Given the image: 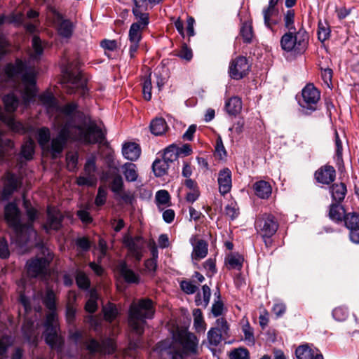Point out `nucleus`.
<instances>
[{"label":"nucleus","instance_id":"a878e982","mask_svg":"<svg viewBox=\"0 0 359 359\" xmlns=\"http://www.w3.org/2000/svg\"><path fill=\"white\" fill-rule=\"evenodd\" d=\"M345 215V210L342 206L337 203L330 205L329 211L330 219L338 223L344 220Z\"/></svg>","mask_w":359,"mask_h":359},{"label":"nucleus","instance_id":"423d86ee","mask_svg":"<svg viewBox=\"0 0 359 359\" xmlns=\"http://www.w3.org/2000/svg\"><path fill=\"white\" fill-rule=\"evenodd\" d=\"M308 42V33L305 29H299L294 34L288 32L283 34L280 39V46L286 52L302 54L306 50Z\"/></svg>","mask_w":359,"mask_h":359},{"label":"nucleus","instance_id":"f8f14e48","mask_svg":"<svg viewBox=\"0 0 359 359\" xmlns=\"http://www.w3.org/2000/svg\"><path fill=\"white\" fill-rule=\"evenodd\" d=\"M315 179L323 184H330L336 177L334 168L330 165H325L318 168L315 172Z\"/></svg>","mask_w":359,"mask_h":359},{"label":"nucleus","instance_id":"864d4df0","mask_svg":"<svg viewBox=\"0 0 359 359\" xmlns=\"http://www.w3.org/2000/svg\"><path fill=\"white\" fill-rule=\"evenodd\" d=\"M176 55L187 62H189L193 57L192 50L185 44L182 46Z\"/></svg>","mask_w":359,"mask_h":359},{"label":"nucleus","instance_id":"9d476101","mask_svg":"<svg viewBox=\"0 0 359 359\" xmlns=\"http://www.w3.org/2000/svg\"><path fill=\"white\" fill-rule=\"evenodd\" d=\"M123 243L133 257L138 261L141 259L142 249L144 246V241L141 236L133 238L127 233L123 238Z\"/></svg>","mask_w":359,"mask_h":359},{"label":"nucleus","instance_id":"dca6fc26","mask_svg":"<svg viewBox=\"0 0 359 359\" xmlns=\"http://www.w3.org/2000/svg\"><path fill=\"white\" fill-rule=\"evenodd\" d=\"M190 242L193 245V252L191 257L195 260H200L206 257L208 254V244L202 239L191 238Z\"/></svg>","mask_w":359,"mask_h":359},{"label":"nucleus","instance_id":"7ed1b4c3","mask_svg":"<svg viewBox=\"0 0 359 359\" xmlns=\"http://www.w3.org/2000/svg\"><path fill=\"white\" fill-rule=\"evenodd\" d=\"M43 302L47 309L51 311L47 316L45 323V340L52 348H60L63 341L57 334V316L55 312L56 309L55 294L52 290H47Z\"/></svg>","mask_w":359,"mask_h":359},{"label":"nucleus","instance_id":"774afa93","mask_svg":"<svg viewBox=\"0 0 359 359\" xmlns=\"http://www.w3.org/2000/svg\"><path fill=\"white\" fill-rule=\"evenodd\" d=\"M214 329H217L222 334H227L229 330L227 322L224 318H218L216 321V327H214Z\"/></svg>","mask_w":359,"mask_h":359},{"label":"nucleus","instance_id":"c9c22d12","mask_svg":"<svg viewBox=\"0 0 359 359\" xmlns=\"http://www.w3.org/2000/svg\"><path fill=\"white\" fill-rule=\"evenodd\" d=\"M297 359H313L314 357L313 351L307 345L299 346L295 351Z\"/></svg>","mask_w":359,"mask_h":359},{"label":"nucleus","instance_id":"a211bd4d","mask_svg":"<svg viewBox=\"0 0 359 359\" xmlns=\"http://www.w3.org/2000/svg\"><path fill=\"white\" fill-rule=\"evenodd\" d=\"M48 262L49 261L47 259L43 257L27 262V273L29 276L36 277L43 273Z\"/></svg>","mask_w":359,"mask_h":359},{"label":"nucleus","instance_id":"0eeeda50","mask_svg":"<svg viewBox=\"0 0 359 359\" xmlns=\"http://www.w3.org/2000/svg\"><path fill=\"white\" fill-rule=\"evenodd\" d=\"M255 228L257 233L268 245V241H270L269 238L276 233L278 229V223L273 215L265 213L257 218Z\"/></svg>","mask_w":359,"mask_h":359},{"label":"nucleus","instance_id":"2eb2a0df","mask_svg":"<svg viewBox=\"0 0 359 359\" xmlns=\"http://www.w3.org/2000/svg\"><path fill=\"white\" fill-rule=\"evenodd\" d=\"M219 191L221 194L229 193L231 189V172L229 168H224L218 173Z\"/></svg>","mask_w":359,"mask_h":359},{"label":"nucleus","instance_id":"72a5a7b5","mask_svg":"<svg viewBox=\"0 0 359 359\" xmlns=\"http://www.w3.org/2000/svg\"><path fill=\"white\" fill-rule=\"evenodd\" d=\"M344 221L345 226L350 231L359 229V215L348 213L345 215Z\"/></svg>","mask_w":359,"mask_h":359},{"label":"nucleus","instance_id":"e433bc0d","mask_svg":"<svg viewBox=\"0 0 359 359\" xmlns=\"http://www.w3.org/2000/svg\"><path fill=\"white\" fill-rule=\"evenodd\" d=\"M241 35L245 42H251L254 34L252 23L250 22H245L241 28Z\"/></svg>","mask_w":359,"mask_h":359},{"label":"nucleus","instance_id":"09e8293b","mask_svg":"<svg viewBox=\"0 0 359 359\" xmlns=\"http://www.w3.org/2000/svg\"><path fill=\"white\" fill-rule=\"evenodd\" d=\"M222 333H219L217 329L211 328L208 332V339L209 343L213 346H217L222 341Z\"/></svg>","mask_w":359,"mask_h":359},{"label":"nucleus","instance_id":"ddd939ff","mask_svg":"<svg viewBox=\"0 0 359 359\" xmlns=\"http://www.w3.org/2000/svg\"><path fill=\"white\" fill-rule=\"evenodd\" d=\"M303 101L308 108L314 109L313 104H316L320 100V92L313 84L306 85L302 92Z\"/></svg>","mask_w":359,"mask_h":359},{"label":"nucleus","instance_id":"1a4fd4ad","mask_svg":"<svg viewBox=\"0 0 359 359\" xmlns=\"http://www.w3.org/2000/svg\"><path fill=\"white\" fill-rule=\"evenodd\" d=\"M175 338L182 345L184 353H198V340L193 333L182 330L177 332Z\"/></svg>","mask_w":359,"mask_h":359},{"label":"nucleus","instance_id":"603ef678","mask_svg":"<svg viewBox=\"0 0 359 359\" xmlns=\"http://www.w3.org/2000/svg\"><path fill=\"white\" fill-rule=\"evenodd\" d=\"M32 48L34 53L32 54V57L36 58L38 56L43 53V46L41 41L37 36H34L32 39Z\"/></svg>","mask_w":359,"mask_h":359},{"label":"nucleus","instance_id":"69168bd1","mask_svg":"<svg viewBox=\"0 0 359 359\" xmlns=\"http://www.w3.org/2000/svg\"><path fill=\"white\" fill-rule=\"evenodd\" d=\"M225 214L230 217L231 219H234L238 215V210L236 205L231 203L225 207Z\"/></svg>","mask_w":359,"mask_h":359},{"label":"nucleus","instance_id":"f03ea898","mask_svg":"<svg viewBox=\"0 0 359 359\" xmlns=\"http://www.w3.org/2000/svg\"><path fill=\"white\" fill-rule=\"evenodd\" d=\"M24 70V63L18 60L14 65L8 64L6 66L4 76L8 80L15 81L19 74H22V83L17 87V90L21 93L23 102L27 105L35 96L36 81L35 74L32 69H29L23 73Z\"/></svg>","mask_w":359,"mask_h":359},{"label":"nucleus","instance_id":"de8ad7c7","mask_svg":"<svg viewBox=\"0 0 359 359\" xmlns=\"http://www.w3.org/2000/svg\"><path fill=\"white\" fill-rule=\"evenodd\" d=\"M330 34V30L326 22H319L318 36L320 41H324L327 39Z\"/></svg>","mask_w":359,"mask_h":359},{"label":"nucleus","instance_id":"c03bdc74","mask_svg":"<svg viewBox=\"0 0 359 359\" xmlns=\"http://www.w3.org/2000/svg\"><path fill=\"white\" fill-rule=\"evenodd\" d=\"M284 25L286 29H288L289 32H296V29L294 27V12L293 10H288L284 14Z\"/></svg>","mask_w":359,"mask_h":359},{"label":"nucleus","instance_id":"412c9836","mask_svg":"<svg viewBox=\"0 0 359 359\" xmlns=\"http://www.w3.org/2000/svg\"><path fill=\"white\" fill-rule=\"evenodd\" d=\"M20 185V182L15 175L7 173L3 191L4 197L7 198Z\"/></svg>","mask_w":359,"mask_h":359},{"label":"nucleus","instance_id":"a18cd8bd","mask_svg":"<svg viewBox=\"0 0 359 359\" xmlns=\"http://www.w3.org/2000/svg\"><path fill=\"white\" fill-rule=\"evenodd\" d=\"M97 294L95 290L90 291V299L86 304L85 309L87 312L93 313H95L97 309Z\"/></svg>","mask_w":359,"mask_h":359},{"label":"nucleus","instance_id":"6ab92c4d","mask_svg":"<svg viewBox=\"0 0 359 359\" xmlns=\"http://www.w3.org/2000/svg\"><path fill=\"white\" fill-rule=\"evenodd\" d=\"M53 13L57 21H60L58 25V32L60 36L65 38H69L73 32V25L69 20H62V16L55 10H53Z\"/></svg>","mask_w":359,"mask_h":359},{"label":"nucleus","instance_id":"5701e85b","mask_svg":"<svg viewBox=\"0 0 359 359\" xmlns=\"http://www.w3.org/2000/svg\"><path fill=\"white\" fill-rule=\"evenodd\" d=\"M242 109V101L238 96H233L225 102V110L231 116H236Z\"/></svg>","mask_w":359,"mask_h":359},{"label":"nucleus","instance_id":"c756f323","mask_svg":"<svg viewBox=\"0 0 359 359\" xmlns=\"http://www.w3.org/2000/svg\"><path fill=\"white\" fill-rule=\"evenodd\" d=\"M168 128L165 121L162 118L153 120L150 124L151 132L155 135H161Z\"/></svg>","mask_w":359,"mask_h":359},{"label":"nucleus","instance_id":"0e129e2a","mask_svg":"<svg viewBox=\"0 0 359 359\" xmlns=\"http://www.w3.org/2000/svg\"><path fill=\"white\" fill-rule=\"evenodd\" d=\"M347 314V310L343 307L335 308L332 311L333 317L338 321L344 320Z\"/></svg>","mask_w":359,"mask_h":359},{"label":"nucleus","instance_id":"338daca9","mask_svg":"<svg viewBox=\"0 0 359 359\" xmlns=\"http://www.w3.org/2000/svg\"><path fill=\"white\" fill-rule=\"evenodd\" d=\"M76 312V309L74 305L70 304H67L66 319L68 323L71 324L74 322Z\"/></svg>","mask_w":359,"mask_h":359},{"label":"nucleus","instance_id":"aec40b11","mask_svg":"<svg viewBox=\"0 0 359 359\" xmlns=\"http://www.w3.org/2000/svg\"><path fill=\"white\" fill-rule=\"evenodd\" d=\"M122 154L126 159L134 161L139 158L141 149L140 146L136 143H126L123 146Z\"/></svg>","mask_w":359,"mask_h":359},{"label":"nucleus","instance_id":"6e6552de","mask_svg":"<svg viewBox=\"0 0 359 359\" xmlns=\"http://www.w3.org/2000/svg\"><path fill=\"white\" fill-rule=\"evenodd\" d=\"M250 65L245 57L238 56L232 60L229 67V74L233 79H241L250 72Z\"/></svg>","mask_w":359,"mask_h":359},{"label":"nucleus","instance_id":"f3484780","mask_svg":"<svg viewBox=\"0 0 359 359\" xmlns=\"http://www.w3.org/2000/svg\"><path fill=\"white\" fill-rule=\"evenodd\" d=\"M62 215L60 211L55 208H48V219L44 228L47 231L50 229L57 230L61 226Z\"/></svg>","mask_w":359,"mask_h":359},{"label":"nucleus","instance_id":"49530a36","mask_svg":"<svg viewBox=\"0 0 359 359\" xmlns=\"http://www.w3.org/2000/svg\"><path fill=\"white\" fill-rule=\"evenodd\" d=\"M97 177L95 175H85L79 176L76 179V183L79 186L93 187L96 184Z\"/></svg>","mask_w":359,"mask_h":359},{"label":"nucleus","instance_id":"a19ab883","mask_svg":"<svg viewBox=\"0 0 359 359\" xmlns=\"http://www.w3.org/2000/svg\"><path fill=\"white\" fill-rule=\"evenodd\" d=\"M103 313L104 319L109 322L114 320L118 313L117 308L112 304L104 306Z\"/></svg>","mask_w":359,"mask_h":359},{"label":"nucleus","instance_id":"473e14b6","mask_svg":"<svg viewBox=\"0 0 359 359\" xmlns=\"http://www.w3.org/2000/svg\"><path fill=\"white\" fill-rule=\"evenodd\" d=\"M153 171L156 177L163 176L168 168L169 163L162 159H157L153 163Z\"/></svg>","mask_w":359,"mask_h":359},{"label":"nucleus","instance_id":"b1692460","mask_svg":"<svg viewBox=\"0 0 359 359\" xmlns=\"http://www.w3.org/2000/svg\"><path fill=\"white\" fill-rule=\"evenodd\" d=\"M118 271L125 280L129 283H138L139 276L133 271L130 269L126 263L121 262L118 266Z\"/></svg>","mask_w":359,"mask_h":359},{"label":"nucleus","instance_id":"680f3d73","mask_svg":"<svg viewBox=\"0 0 359 359\" xmlns=\"http://www.w3.org/2000/svg\"><path fill=\"white\" fill-rule=\"evenodd\" d=\"M215 154L220 158L223 159L226 156V151L223 144L222 138L219 137L216 142Z\"/></svg>","mask_w":359,"mask_h":359},{"label":"nucleus","instance_id":"4d7b16f0","mask_svg":"<svg viewBox=\"0 0 359 359\" xmlns=\"http://www.w3.org/2000/svg\"><path fill=\"white\" fill-rule=\"evenodd\" d=\"M67 166L70 171H74L77 165L78 156L75 153H68L67 154Z\"/></svg>","mask_w":359,"mask_h":359},{"label":"nucleus","instance_id":"8fccbe9b","mask_svg":"<svg viewBox=\"0 0 359 359\" xmlns=\"http://www.w3.org/2000/svg\"><path fill=\"white\" fill-rule=\"evenodd\" d=\"M77 285L81 289H88L90 286V280L87 276L82 271H78L76 276Z\"/></svg>","mask_w":359,"mask_h":359},{"label":"nucleus","instance_id":"39448f33","mask_svg":"<svg viewBox=\"0 0 359 359\" xmlns=\"http://www.w3.org/2000/svg\"><path fill=\"white\" fill-rule=\"evenodd\" d=\"M5 217L8 224L13 228L17 236V242L19 245L26 244L27 241L25 240L27 234L29 237L36 238V232L33 229L32 225H22L20 219V212L14 203H9L5 208Z\"/></svg>","mask_w":359,"mask_h":359},{"label":"nucleus","instance_id":"20e7f679","mask_svg":"<svg viewBox=\"0 0 359 359\" xmlns=\"http://www.w3.org/2000/svg\"><path fill=\"white\" fill-rule=\"evenodd\" d=\"M153 302L150 299H142L137 303L133 302L128 313V325L136 334L144 332L146 318H151L154 315Z\"/></svg>","mask_w":359,"mask_h":359},{"label":"nucleus","instance_id":"5fc2aeb1","mask_svg":"<svg viewBox=\"0 0 359 359\" xmlns=\"http://www.w3.org/2000/svg\"><path fill=\"white\" fill-rule=\"evenodd\" d=\"M151 74H149V77L147 78L143 83L142 86V93L144 98L146 100H150L151 99V81L150 78Z\"/></svg>","mask_w":359,"mask_h":359},{"label":"nucleus","instance_id":"c85d7f7f","mask_svg":"<svg viewBox=\"0 0 359 359\" xmlns=\"http://www.w3.org/2000/svg\"><path fill=\"white\" fill-rule=\"evenodd\" d=\"M3 102L5 110L7 113L14 112L19 104V100L13 93H9L4 97Z\"/></svg>","mask_w":359,"mask_h":359},{"label":"nucleus","instance_id":"6e6d98bb","mask_svg":"<svg viewBox=\"0 0 359 359\" xmlns=\"http://www.w3.org/2000/svg\"><path fill=\"white\" fill-rule=\"evenodd\" d=\"M157 252L156 251H153V257L147 259L145 263V269L149 273H154L156 267H157Z\"/></svg>","mask_w":359,"mask_h":359},{"label":"nucleus","instance_id":"f704fd0d","mask_svg":"<svg viewBox=\"0 0 359 359\" xmlns=\"http://www.w3.org/2000/svg\"><path fill=\"white\" fill-rule=\"evenodd\" d=\"M194 326L198 332H204L205 330V323L201 309H196L193 311Z\"/></svg>","mask_w":359,"mask_h":359},{"label":"nucleus","instance_id":"7c9ffc66","mask_svg":"<svg viewBox=\"0 0 359 359\" xmlns=\"http://www.w3.org/2000/svg\"><path fill=\"white\" fill-rule=\"evenodd\" d=\"M262 13L264 25L267 27L271 28L273 25H276L277 23L276 20L273 19V17L278 14V10L276 8L268 6L263 9Z\"/></svg>","mask_w":359,"mask_h":359},{"label":"nucleus","instance_id":"79ce46f5","mask_svg":"<svg viewBox=\"0 0 359 359\" xmlns=\"http://www.w3.org/2000/svg\"><path fill=\"white\" fill-rule=\"evenodd\" d=\"M123 180L120 175H116L111 182L110 189L115 194H121L123 190Z\"/></svg>","mask_w":359,"mask_h":359},{"label":"nucleus","instance_id":"ea45409f","mask_svg":"<svg viewBox=\"0 0 359 359\" xmlns=\"http://www.w3.org/2000/svg\"><path fill=\"white\" fill-rule=\"evenodd\" d=\"M143 29L140 28L137 24H132L129 29V41L130 42L140 43L142 38V32Z\"/></svg>","mask_w":359,"mask_h":359},{"label":"nucleus","instance_id":"e2e57ef3","mask_svg":"<svg viewBox=\"0 0 359 359\" xmlns=\"http://www.w3.org/2000/svg\"><path fill=\"white\" fill-rule=\"evenodd\" d=\"M100 46L105 50L114 51L118 48V43L116 40L104 39L100 42Z\"/></svg>","mask_w":359,"mask_h":359},{"label":"nucleus","instance_id":"f257e3e1","mask_svg":"<svg viewBox=\"0 0 359 359\" xmlns=\"http://www.w3.org/2000/svg\"><path fill=\"white\" fill-rule=\"evenodd\" d=\"M39 100L48 113L55 116L54 127L57 135L52 139L50 146L49 129L42 128L38 131L40 146L43 149L50 151L53 158L62 153L69 140H79L86 144H95L104 140V134L102 129L79 111L76 103H68L60 107L50 93H43Z\"/></svg>","mask_w":359,"mask_h":359},{"label":"nucleus","instance_id":"bb28decb","mask_svg":"<svg viewBox=\"0 0 359 359\" xmlns=\"http://www.w3.org/2000/svg\"><path fill=\"white\" fill-rule=\"evenodd\" d=\"M122 172L126 181L133 182H135L138 177L137 167L132 163H126L122 166Z\"/></svg>","mask_w":359,"mask_h":359},{"label":"nucleus","instance_id":"37998d69","mask_svg":"<svg viewBox=\"0 0 359 359\" xmlns=\"http://www.w3.org/2000/svg\"><path fill=\"white\" fill-rule=\"evenodd\" d=\"M34 151V142L32 140H27L22 146L21 154L26 159L32 158Z\"/></svg>","mask_w":359,"mask_h":359},{"label":"nucleus","instance_id":"4be33fe9","mask_svg":"<svg viewBox=\"0 0 359 359\" xmlns=\"http://www.w3.org/2000/svg\"><path fill=\"white\" fill-rule=\"evenodd\" d=\"M253 189L256 196L262 199L268 198L272 192L270 184L264 180L256 182L253 184Z\"/></svg>","mask_w":359,"mask_h":359},{"label":"nucleus","instance_id":"393cba45","mask_svg":"<svg viewBox=\"0 0 359 359\" xmlns=\"http://www.w3.org/2000/svg\"><path fill=\"white\" fill-rule=\"evenodd\" d=\"M346 191V186L343 182L334 184L330 187L332 198L337 203H340L344 199Z\"/></svg>","mask_w":359,"mask_h":359},{"label":"nucleus","instance_id":"3c124183","mask_svg":"<svg viewBox=\"0 0 359 359\" xmlns=\"http://www.w3.org/2000/svg\"><path fill=\"white\" fill-rule=\"evenodd\" d=\"M96 164L95 158L92 156L87 159L84 165V174L88 175H95Z\"/></svg>","mask_w":359,"mask_h":359},{"label":"nucleus","instance_id":"2f4dec72","mask_svg":"<svg viewBox=\"0 0 359 359\" xmlns=\"http://www.w3.org/2000/svg\"><path fill=\"white\" fill-rule=\"evenodd\" d=\"M226 262L229 269H241L243 262V257L238 253H231L226 259Z\"/></svg>","mask_w":359,"mask_h":359},{"label":"nucleus","instance_id":"58836bf2","mask_svg":"<svg viewBox=\"0 0 359 359\" xmlns=\"http://www.w3.org/2000/svg\"><path fill=\"white\" fill-rule=\"evenodd\" d=\"M178 156V148L175 145H170L165 149L163 159L170 163L177 160Z\"/></svg>","mask_w":359,"mask_h":359},{"label":"nucleus","instance_id":"052dcab7","mask_svg":"<svg viewBox=\"0 0 359 359\" xmlns=\"http://www.w3.org/2000/svg\"><path fill=\"white\" fill-rule=\"evenodd\" d=\"M156 200L158 204H167L170 200L168 192L165 190H160L157 191L156 194Z\"/></svg>","mask_w":359,"mask_h":359},{"label":"nucleus","instance_id":"cd10ccee","mask_svg":"<svg viewBox=\"0 0 359 359\" xmlns=\"http://www.w3.org/2000/svg\"><path fill=\"white\" fill-rule=\"evenodd\" d=\"M0 120L6 123L9 128L15 132H22L24 130V127L20 122H16L11 115H5L1 108L0 107Z\"/></svg>","mask_w":359,"mask_h":359},{"label":"nucleus","instance_id":"4468645a","mask_svg":"<svg viewBox=\"0 0 359 359\" xmlns=\"http://www.w3.org/2000/svg\"><path fill=\"white\" fill-rule=\"evenodd\" d=\"M67 81L63 86L64 89L67 93L72 94L80 88H83L84 84L81 81V76L79 74H74L67 70Z\"/></svg>","mask_w":359,"mask_h":359},{"label":"nucleus","instance_id":"bf43d9fd","mask_svg":"<svg viewBox=\"0 0 359 359\" xmlns=\"http://www.w3.org/2000/svg\"><path fill=\"white\" fill-rule=\"evenodd\" d=\"M243 332L244 333L245 340L248 341V344L253 345L255 343V337L252 329L248 323L243 327Z\"/></svg>","mask_w":359,"mask_h":359},{"label":"nucleus","instance_id":"4c0bfd02","mask_svg":"<svg viewBox=\"0 0 359 359\" xmlns=\"http://www.w3.org/2000/svg\"><path fill=\"white\" fill-rule=\"evenodd\" d=\"M133 13L137 20V22L133 24H137L140 28L144 29L149 24V15L145 11H138L136 9H133Z\"/></svg>","mask_w":359,"mask_h":359},{"label":"nucleus","instance_id":"9b49d317","mask_svg":"<svg viewBox=\"0 0 359 359\" xmlns=\"http://www.w3.org/2000/svg\"><path fill=\"white\" fill-rule=\"evenodd\" d=\"M87 349L92 353L97 352L101 354H111L116 350V344L111 339H107L102 341L101 344L92 339L87 344Z\"/></svg>","mask_w":359,"mask_h":359},{"label":"nucleus","instance_id":"13d9d810","mask_svg":"<svg viewBox=\"0 0 359 359\" xmlns=\"http://www.w3.org/2000/svg\"><path fill=\"white\" fill-rule=\"evenodd\" d=\"M230 359H249V353L245 348H237L231 353Z\"/></svg>","mask_w":359,"mask_h":359}]
</instances>
